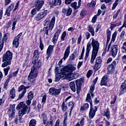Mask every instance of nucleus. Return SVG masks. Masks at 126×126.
Listing matches in <instances>:
<instances>
[{"label":"nucleus","instance_id":"nucleus-1","mask_svg":"<svg viewBox=\"0 0 126 126\" xmlns=\"http://www.w3.org/2000/svg\"><path fill=\"white\" fill-rule=\"evenodd\" d=\"M76 69V67L72 65H69L64 67L61 70L62 74L63 77H65L69 81H71L73 79H76L78 76L79 74L74 72L72 74V72Z\"/></svg>","mask_w":126,"mask_h":126},{"label":"nucleus","instance_id":"nucleus-2","mask_svg":"<svg viewBox=\"0 0 126 126\" xmlns=\"http://www.w3.org/2000/svg\"><path fill=\"white\" fill-rule=\"evenodd\" d=\"M92 45L93 47V51L91 59V63H92L94 62L95 59H96V57H97V55H98L99 44L97 41H96L95 39H94V38H93Z\"/></svg>","mask_w":126,"mask_h":126},{"label":"nucleus","instance_id":"nucleus-3","mask_svg":"<svg viewBox=\"0 0 126 126\" xmlns=\"http://www.w3.org/2000/svg\"><path fill=\"white\" fill-rule=\"evenodd\" d=\"M20 110V109H21ZM17 109L18 110H20L19 112H22L23 113L25 112V114H29L30 111L31 110V107L30 106H27L26 104H24V102H21L17 105Z\"/></svg>","mask_w":126,"mask_h":126},{"label":"nucleus","instance_id":"nucleus-4","mask_svg":"<svg viewBox=\"0 0 126 126\" xmlns=\"http://www.w3.org/2000/svg\"><path fill=\"white\" fill-rule=\"evenodd\" d=\"M38 70L32 68L31 71L28 77V79L31 82H34V78L38 76Z\"/></svg>","mask_w":126,"mask_h":126},{"label":"nucleus","instance_id":"nucleus-5","mask_svg":"<svg viewBox=\"0 0 126 126\" xmlns=\"http://www.w3.org/2000/svg\"><path fill=\"white\" fill-rule=\"evenodd\" d=\"M12 52H10V51H7L3 56L2 63L7 61L11 62V60H12Z\"/></svg>","mask_w":126,"mask_h":126},{"label":"nucleus","instance_id":"nucleus-6","mask_svg":"<svg viewBox=\"0 0 126 126\" xmlns=\"http://www.w3.org/2000/svg\"><path fill=\"white\" fill-rule=\"evenodd\" d=\"M62 89H57L54 87H52L49 89V93L50 95H52L53 96H58L61 94Z\"/></svg>","mask_w":126,"mask_h":126},{"label":"nucleus","instance_id":"nucleus-7","mask_svg":"<svg viewBox=\"0 0 126 126\" xmlns=\"http://www.w3.org/2000/svg\"><path fill=\"white\" fill-rule=\"evenodd\" d=\"M116 67H117V62L115 61H114L112 63L109 65L107 67V74L113 73Z\"/></svg>","mask_w":126,"mask_h":126},{"label":"nucleus","instance_id":"nucleus-8","mask_svg":"<svg viewBox=\"0 0 126 126\" xmlns=\"http://www.w3.org/2000/svg\"><path fill=\"white\" fill-rule=\"evenodd\" d=\"M70 53V46L69 45L65 50L63 59H61L59 62V65H61V64L63 63V61H65L66 60V59H67V58H68V56H69Z\"/></svg>","mask_w":126,"mask_h":126},{"label":"nucleus","instance_id":"nucleus-9","mask_svg":"<svg viewBox=\"0 0 126 126\" xmlns=\"http://www.w3.org/2000/svg\"><path fill=\"white\" fill-rule=\"evenodd\" d=\"M8 115L9 119H13L15 117V105H11L8 111Z\"/></svg>","mask_w":126,"mask_h":126},{"label":"nucleus","instance_id":"nucleus-10","mask_svg":"<svg viewBox=\"0 0 126 126\" xmlns=\"http://www.w3.org/2000/svg\"><path fill=\"white\" fill-rule=\"evenodd\" d=\"M26 115L25 112H22V111H19L18 116H16L15 118V123L16 125H18V124L22 123V117Z\"/></svg>","mask_w":126,"mask_h":126},{"label":"nucleus","instance_id":"nucleus-11","mask_svg":"<svg viewBox=\"0 0 126 126\" xmlns=\"http://www.w3.org/2000/svg\"><path fill=\"white\" fill-rule=\"evenodd\" d=\"M97 106H94L93 107V105L91 104L90 106V110L89 114V119H93L94 117H95V115L96 114V112H97Z\"/></svg>","mask_w":126,"mask_h":126},{"label":"nucleus","instance_id":"nucleus-12","mask_svg":"<svg viewBox=\"0 0 126 126\" xmlns=\"http://www.w3.org/2000/svg\"><path fill=\"white\" fill-rule=\"evenodd\" d=\"M84 81V79L81 78L76 80L75 83L77 87V94H79L81 91V84Z\"/></svg>","mask_w":126,"mask_h":126},{"label":"nucleus","instance_id":"nucleus-13","mask_svg":"<svg viewBox=\"0 0 126 126\" xmlns=\"http://www.w3.org/2000/svg\"><path fill=\"white\" fill-rule=\"evenodd\" d=\"M47 13H48V11L47 10H45L44 12H40L34 17V20L39 21L41 20V19H43V18H44L47 15Z\"/></svg>","mask_w":126,"mask_h":126},{"label":"nucleus","instance_id":"nucleus-14","mask_svg":"<svg viewBox=\"0 0 126 126\" xmlns=\"http://www.w3.org/2000/svg\"><path fill=\"white\" fill-rule=\"evenodd\" d=\"M44 3H45V2L43 0H34L35 8L37 10H40L42 8Z\"/></svg>","mask_w":126,"mask_h":126},{"label":"nucleus","instance_id":"nucleus-15","mask_svg":"<svg viewBox=\"0 0 126 126\" xmlns=\"http://www.w3.org/2000/svg\"><path fill=\"white\" fill-rule=\"evenodd\" d=\"M32 63L33 64L32 67V69H36L38 70L40 67H41V62H40L38 60H33L32 61Z\"/></svg>","mask_w":126,"mask_h":126},{"label":"nucleus","instance_id":"nucleus-16","mask_svg":"<svg viewBox=\"0 0 126 126\" xmlns=\"http://www.w3.org/2000/svg\"><path fill=\"white\" fill-rule=\"evenodd\" d=\"M22 35V32H20L14 39L13 41V45H14L16 48H18L19 46V38Z\"/></svg>","mask_w":126,"mask_h":126},{"label":"nucleus","instance_id":"nucleus-17","mask_svg":"<svg viewBox=\"0 0 126 126\" xmlns=\"http://www.w3.org/2000/svg\"><path fill=\"white\" fill-rule=\"evenodd\" d=\"M61 33H62V30H58L57 31L55 32L53 37V44H57V42H58V39H59V36H60V34H61Z\"/></svg>","mask_w":126,"mask_h":126},{"label":"nucleus","instance_id":"nucleus-18","mask_svg":"<svg viewBox=\"0 0 126 126\" xmlns=\"http://www.w3.org/2000/svg\"><path fill=\"white\" fill-rule=\"evenodd\" d=\"M62 13H64L67 16H69L71 15V13H72V9L70 7L63 8L62 9Z\"/></svg>","mask_w":126,"mask_h":126},{"label":"nucleus","instance_id":"nucleus-19","mask_svg":"<svg viewBox=\"0 0 126 126\" xmlns=\"http://www.w3.org/2000/svg\"><path fill=\"white\" fill-rule=\"evenodd\" d=\"M126 92V80L123 83L121 86L119 95H123Z\"/></svg>","mask_w":126,"mask_h":126},{"label":"nucleus","instance_id":"nucleus-20","mask_svg":"<svg viewBox=\"0 0 126 126\" xmlns=\"http://www.w3.org/2000/svg\"><path fill=\"white\" fill-rule=\"evenodd\" d=\"M91 48H92L91 43H90V42H88L87 45L86 53L85 57V61H86V60L88 59V57H89V53H90V51H91Z\"/></svg>","mask_w":126,"mask_h":126},{"label":"nucleus","instance_id":"nucleus-21","mask_svg":"<svg viewBox=\"0 0 126 126\" xmlns=\"http://www.w3.org/2000/svg\"><path fill=\"white\" fill-rule=\"evenodd\" d=\"M118 45H115L112 47L111 51L112 54V57H113V58H115V57L117 56V54H118Z\"/></svg>","mask_w":126,"mask_h":126},{"label":"nucleus","instance_id":"nucleus-22","mask_svg":"<svg viewBox=\"0 0 126 126\" xmlns=\"http://www.w3.org/2000/svg\"><path fill=\"white\" fill-rule=\"evenodd\" d=\"M14 6V3H12L9 7L6 9L5 13V15H7V16H10V11H11L13 6Z\"/></svg>","mask_w":126,"mask_h":126},{"label":"nucleus","instance_id":"nucleus-23","mask_svg":"<svg viewBox=\"0 0 126 126\" xmlns=\"http://www.w3.org/2000/svg\"><path fill=\"white\" fill-rule=\"evenodd\" d=\"M107 79H108V76L105 75L103 77H102L100 83V86H103V85H105V86H106V85H107Z\"/></svg>","mask_w":126,"mask_h":126},{"label":"nucleus","instance_id":"nucleus-24","mask_svg":"<svg viewBox=\"0 0 126 126\" xmlns=\"http://www.w3.org/2000/svg\"><path fill=\"white\" fill-rule=\"evenodd\" d=\"M56 21V17H53L51 21V23L49 24V26L48 27V29H49V30H50V31H52V30H53V29L54 28V26L55 25V22Z\"/></svg>","mask_w":126,"mask_h":126},{"label":"nucleus","instance_id":"nucleus-25","mask_svg":"<svg viewBox=\"0 0 126 126\" xmlns=\"http://www.w3.org/2000/svg\"><path fill=\"white\" fill-rule=\"evenodd\" d=\"M9 98L11 99H14L15 98V89H14V88H12L10 90Z\"/></svg>","mask_w":126,"mask_h":126},{"label":"nucleus","instance_id":"nucleus-26","mask_svg":"<svg viewBox=\"0 0 126 126\" xmlns=\"http://www.w3.org/2000/svg\"><path fill=\"white\" fill-rule=\"evenodd\" d=\"M54 47L55 46L50 45L47 50L46 55H51L53 54V51H54Z\"/></svg>","mask_w":126,"mask_h":126},{"label":"nucleus","instance_id":"nucleus-27","mask_svg":"<svg viewBox=\"0 0 126 126\" xmlns=\"http://www.w3.org/2000/svg\"><path fill=\"white\" fill-rule=\"evenodd\" d=\"M102 116H105L107 120H109L111 117L110 116V110H109V108L105 109L103 113H102Z\"/></svg>","mask_w":126,"mask_h":126},{"label":"nucleus","instance_id":"nucleus-28","mask_svg":"<svg viewBox=\"0 0 126 126\" xmlns=\"http://www.w3.org/2000/svg\"><path fill=\"white\" fill-rule=\"evenodd\" d=\"M116 37H117V32H115L112 35L111 42L109 43L108 46L107 51H108L112 44V42H115V40H116Z\"/></svg>","mask_w":126,"mask_h":126},{"label":"nucleus","instance_id":"nucleus-29","mask_svg":"<svg viewBox=\"0 0 126 126\" xmlns=\"http://www.w3.org/2000/svg\"><path fill=\"white\" fill-rule=\"evenodd\" d=\"M39 57H40V52L39 51H38V50H34L33 53V61H34V60H38V59H39Z\"/></svg>","mask_w":126,"mask_h":126},{"label":"nucleus","instance_id":"nucleus-30","mask_svg":"<svg viewBox=\"0 0 126 126\" xmlns=\"http://www.w3.org/2000/svg\"><path fill=\"white\" fill-rule=\"evenodd\" d=\"M49 30H50V29H49V27L46 26L43 28V30L41 29L40 30V32H43L44 35H46V36H48L49 35Z\"/></svg>","mask_w":126,"mask_h":126},{"label":"nucleus","instance_id":"nucleus-31","mask_svg":"<svg viewBox=\"0 0 126 126\" xmlns=\"http://www.w3.org/2000/svg\"><path fill=\"white\" fill-rule=\"evenodd\" d=\"M70 88L73 91V92H75L76 91V88H75V83L74 82H71L69 84Z\"/></svg>","mask_w":126,"mask_h":126},{"label":"nucleus","instance_id":"nucleus-32","mask_svg":"<svg viewBox=\"0 0 126 126\" xmlns=\"http://www.w3.org/2000/svg\"><path fill=\"white\" fill-rule=\"evenodd\" d=\"M74 102L71 101L68 104V107H70V109H69L70 113L69 116H71V112H72V110H73V108H74Z\"/></svg>","mask_w":126,"mask_h":126},{"label":"nucleus","instance_id":"nucleus-33","mask_svg":"<svg viewBox=\"0 0 126 126\" xmlns=\"http://www.w3.org/2000/svg\"><path fill=\"white\" fill-rule=\"evenodd\" d=\"M41 118L43 120V125H46L47 123V120H48V118H47V115L45 113H42L41 114Z\"/></svg>","mask_w":126,"mask_h":126},{"label":"nucleus","instance_id":"nucleus-34","mask_svg":"<svg viewBox=\"0 0 126 126\" xmlns=\"http://www.w3.org/2000/svg\"><path fill=\"white\" fill-rule=\"evenodd\" d=\"M61 108L63 112H66L67 111V105L65 104L64 101H63L61 105Z\"/></svg>","mask_w":126,"mask_h":126},{"label":"nucleus","instance_id":"nucleus-35","mask_svg":"<svg viewBox=\"0 0 126 126\" xmlns=\"http://www.w3.org/2000/svg\"><path fill=\"white\" fill-rule=\"evenodd\" d=\"M86 102H89L91 106V104H92V106H93L92 104H93L92 99H91V95H90V94H87V98L86 99Z\"/></svg>","mask_w":126,"mask_h":126},{"label":"nucleus","instance_id":"nucleus-36","mask_svg":"<svg viewBox=\"0 0 126 126\" xmlns=\"http://www.w3.org/2000/svg\"><path fill=\"white\" fill-rule=\"evenodd\" d=\"M9 80H10V79H9V78H7L4 83L3 89H5V90H7V86H8V83H9Z\"/></svg>","mask_w":126,"mask_h":126},{"label":"nucleus","instance_id":"nucleus-37","mask_svg":"<svg viewBox=\"0 0 126 126\" xmlns=\"http://www.w3.org/2000/svg\"><path fill=\"white\" fill-rule=\"evenodd\" d=\"M76 57H77V51H75L70 56V61H74Z\"/></svg>","mask_w":126,"mask_h":126},{"label":"nucleus","instance_id":"nucleus-38","mask_svg":"<svg viewBox=\"0 0 126 126\" xmlns=\"http://www.w3.org/2000/svg\"><path fill=\"white\" fill-rule=\"evenodd\" d=\"M88 31L91 33L92 36H94V35H95V32H94L93 27L89 26L88 27Z\"/></svg>","mask_w":126,"mask_h":126},{"label":"nucleus","instance_id":"nucleus-39","mask_svg":"<svg viewBox=\"0 0 126 126\" xmlns=\"http://www.w3.org/2000/svg\"><path fill=\"white\" fill-rule=\"evenodd\" d=\"M37 121L35 119H32L30 121L29 126H36Z\"/></svg>","mask_w":126,"mask_h":126},{"label":"nucleus","instance_id":"nucleus-40","mask_svg":"<svg viewBox=\"0 0 126 126\" xmlns=\"http://www.w3.org/2000/svg\"><path fill=\"white\" fill-rule=\"evenodd\" d=\"M12 30H15V25H16V23H17V18H14L13 19L12 21Z\"/></svg>","mask_w":126,"mask_h":126},{"label":"nucleus","instance_id":"nucleus-41","mask_svg":"<svg viewBox=\"0 0 126 126\" xmlns=\"http://www.w3.org/2000/svg\"><path fill=\"white\" fill-rule=\"evenodd\" d=\"M70 5H71V7L74 8V9H75V10H76V9H78V8H79V6H77V2H74L72 3H71Z\"/></svg>","mask_w":126,"mask_h":126},{"label":"nucleus","instance_id":"nucleus-42","mask_svg":"<svg viewBox=\"0 0 126 126\" xmlns=\"http://www.w3.org/2000/svg\"><path fill=\"white\" fill-rule=\"evenodd\" d=\"M89 108V104L85 103L83 106L81 107V109L82 111H85V110H88Z\"/></svg>","mask_w":126,"mask_h":126},{"label":"nucleus","instance_id":"nucleus-43","mask_svg":"<svg viewBox=\"0 0 126 126\" xmlns=\"http://www.w3.org/2000/svg\"><path fill=\"white\" fill-rule=\"evenodd\" d=\"M5 62H4L2 64L1 66L2 67H6L7 65H10V64H11V61H4Z\"/></svg>","mask_w":126,"mask_h":126},{"label":"nucleus","instance_id":"nucleus-44","mask_svg":"<svg viewBox=\"0 0 126 126\" xmlns=\"http://www.w3.org/2000/svg\"><path fill=\"white\" fill-rule=\"evenodd\" d=\"M101 64H98L97 63H95L94 64V66L93 67L94 69L95 70V71H97V70H99L100 68H101Z\"/></svg>","mask_w":126,"mask_h":126},{"label":"nucleus","instance_id":"nucleus-45","mask_svg":"<svg viewBox=\"0 0 126 126\" xmlns=\"http://www.w3.org/2000/svg\"><path fill=\"white\" fill-rule=\"evenodd\" d=\"M95 5H96V2L95 1L92 0L90 3H88L87 6L90 7L92 6V7H95Z\"/></svg>","mask_w":126,"mask_h":126},{"label":"nucleus","instance_id":"nucleus-46","mask_svg":"<svg viewBox=\"0 0 126 126\" xmlns=\"http://www.w3.org/2000/svg\"><path fill=\"white\" fill-rule=\"evenodd\" d=\"M107 35V41L106 42H110V39H111V31L110 30H107L106 32Z\"/></svg>","mask_w":126,"mask_h":126},{"label":"nucleus","instance_id":"nucleus-47","mask_svg":"<svg viewBox=\"0 0 126 126\" xmlns=\"http://www.w3.org/2000/svg\"><path fill=\"white\" fill-rule=\"evenodd\" d=\"M9 69H10V67L8 66L7 67L4 68L3 69V71L4 72V75L6 76L8 74V71H9Z\"/></svg>","mask_w":126,"mask_h":126},{"label":"nucleus","instance_id":"nucleus-48","mask_svg":"<svg viewBox=\"0 0 126 126\" xmlns=\"http://www.w3.org/2000/svg\"><path fill=\"white\" fill-rule=\"evenodd\" d=\"M84 126V119L82 118L80 122H78L75 126Z\"/></svg>","mask_w":126,"mask_h":126},{"label":"nucleus","instance_id":"nucleus-49","mask_svg":"<svg viewBox=\"0 0 126 126\" xmlns=\"http://www.w3.org/2000/svg\"><path fill=\"white\" fill-rule=\"evenodd\" d=\"M62 4V0H55L54 2V5L57 6V5H61Z\"/></svg>","mask_w":126,"mask_h":126},{"label":"nucleus","instance_id":"nucleus-50","mask_svg":"<svg viewBox=\"0 0 126 126\" xmlns=\"http://www.w3.org/2000/svg\"><path fill=\"white\" fill-rule=\"evenodd\" d=\"M26 92V89H24V90H23L22 94L19 95V99H22V98H23V96H24Z\"/></svg>","mask_w":126,"mask_h":126},{"label":"nucleus","instance_id":"nucleus-51","mask_svg":"<svg viewBox=\"0 0 126 126\" xmlns=\"http://www.w3.org/2000/svg\"><path fill=\"white\" fill-rule=\"evenodd\" d=\"M17 73H18V70H17L15 72H13V73L11 74L10 75L8 76V78H9V79H10V78H11L12 77V76H13V77H15V76H16V75H17Z\"/></svg>","mask_w":126,"mask_h":126},{"label":"nucleus","instance_id":"nucleus-52","mask_svg":"<svg viewBox=\"0 0 126 126\" xmlns=\"http://www.w3.org/2000/svg\"><path fill=\"white\" fill-rule=\"evenodd\" d=\"M120 0H116L115 2L113 4V6L112 7V10H114L116 7H117V6L118 5V3H119V1Z\"/></svg>","mask_w":126,"mask_h":126},{"label":"nucleus","instance_id":"nucleus-53","mask_svg":"<svg viewBox=\"0 0 126 126\" xmlns=\"http://www.w3.org/2000/svg\"><path fill=\"white\" fill-rule=\"evenodd\" d=\"M95 63H97L100 65L102 64V59H101V57H99L96 58Z\"/></svg>","mask_w":126,"mask_h":126},{"label":"nucleus","instance_id":"nucleus-54","mask_svg":"<svg viewBox=\"0 0 126 126\" xmlns=\"http://www.w3.org/2000/svg\"><path fill=\"white\" fill-rule=\"evenodd\" d=\"M39 48L41 51H43L44 50V44H43V42L42 41V38H40V45Z\"/></svg>","mask_w":126,"mask_h":126},{"label":"nucleus","instance_id":"nucleus-55","mask_svg":"<svg viewBox=\"0 0 126 126\" xmlns=\"http://www.w3.org/2000/svg\"><path fill=\"white\" fill-rule=\"evenodd\" d=\"M33 95L34 94H33V93H32V92H30L28 94V99L30 100H32V99H33Z\"/></svg>","mask_w":126,"mask_h":126},{"label":"nucleus","instance_id":"nucleus-56","mask_svg":"<svg viewBox=\"0 0 126 126\" xmlns=\"http://www.w3.org/2000/svg\"><path fill=\"white\" fill-rule=\"evenodd\" d=\"M66 36V32L64 31L62 33L61 39L62 40V41H64V38H65V36Z\"/></svg>","mask_w":126,"mask_h":126},{"label":"nucleus","instance_id":"nucleus-57","mask_svg":"<svg viewBox=\"0 0 126 126\" xmlns=\"http://www.w3.org/2000/svg\"><path fill=\"white\" fill-rule=\"evenodd\" d=\"M40 10H37L36 8L35 7L32 10L31 14L32 15H35L38 12V11H39Z\"/></svg>","mask_w":126,"mask_h":126},{"label":"nucleus","instance_id":"nucleus-58","mask_svg":"<svg viewBox=\"0 0 126 126\" xmlns=\"http://www.w3.org/2000/svg\"><path fill=\"white\" fill-rule=\"evenodd\" d=\"M122 53H126V42L123 43L122 46Z\"/></svg>","mask_w":126,"mask_h":126},{"label":"nucleus","instance_id":"nucleus-59","mask_svg":"<svg viewBox=\"0 0 126 126\" xmlns=\"http://www.w3.org/2000/svg\"><path fill=\"white\" fill-rule=\"evenodd\" d=\"M121 12V9H118L117 12L113 15V19H116L117 17H118V15H119V13Z\"/></svg>","mask_w":126,"mask_h":126},{"label":"nucleus","instance_id":"nucleus-60","mask_svg":"<svg viewBox=\"0 0 126 126\" xmlns=\"http://www.w3.org/2000/svg\"><path fill=\"white\" fill-rule=\"evenodd\" d=\"M24 89H26V88H25L24 85H22L18 88V92H21V91L24 90Z\"/></svg>","mask_w":126,"mask_h":126},{"label":"nucleus","instance_id":"nucleus-61","mask_svg":"<svg viewBox=\"0 0 126 126\" xmlns=\"http://www.w3.org/2000/svg\"><path fill=\"white\" fill-rule=\"evenodd\" d=\"M93 73V71L92 70H89L87 73V77L88 78H89V77H90V76L92 75Z\"/></svg>","mask_w":126,"mask_h":126},{"label":"nucleus","instance_id":"nucleus-62","mask_svg":"<svg viewBox=\"0 0 126 126\" xmlns=\"http://www.w3.org/2000/svg\"><path fill=\"white\" fill-rule=\"evenodd\" d=\"M95 89V85H92L90 89V93H93L94 92V90Z\"/></svg>","mask_w":126,"mask_h":126},{"label":"nucleus","instance_id":"nucleus-63","mask_svg":"<svg viewBox=\"0 0 126 126\" xmlns=\"http://www.w3.org/2000/svg\"><path fill=\"white\" fill-rule=\"evenodd\" d=\"M97 15H94L93 18H92V23H95V22H96V20H97Z\"/></svg>","mask_w":126,"mask_h":126},{"label":"nucleus","instance_id":"nucleus-64","mask_svg":"<svg viewBox=\"0 0 126 126\" xmlns=\"http://www.w3.org/2000/svg\"><path fill=\"white\" fill-rule=\"evenodd\" d=\"M8 36H9V34H8V33H5L4 36H3V39L4 40H5V41H6L8 39Z\"/></svg>","mask_w":126,"mask_h":126}]
</instances>
